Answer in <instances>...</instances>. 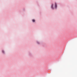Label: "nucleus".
I'll use <instances>...</instances> for the list:
<instances>
[{"instance_id":"f257e3e1","label":"nucleus","mask_w":77,"mask_h":77,"mask_svg":"<svg viewBox=\"0 0 77 77\" xmlns=\"http://www.w3.org/2000/svg\"><path fill=\"white\" fill-rule=\"evenodd\" d=\"M55 8L57 9V4H56V3H55Z\"/></svg>"},{"instance_id":"f03ea898","label":"nucleus","mask_w":77,"mask_h":77,"mask_svg":"<svg viewBox=\"0 0 77 77\" xmlns=\"http://www.w3.org/2000/svg\"><path fill=\"white\" fill-rule=\"evenodd\" d=\"M53 5L52 4V6H51V8H52V9H53Z\"/></svg>"},{"instance_id":"7ed1b4c3","label":"nucleus","mask_w":77,"mask_h":77,"mask_svg":"<svg viewBox=\"0 0 77 77\" xmlns=\"http://www.w3.org/2000/svg\"><path fill=\"white\" fill-rule=\"evenodd\" d=\"M33 22H35V20H32Z\"/></svg>"},{"instance_id":"20e7f679","label":"nucleus","mask_w":77,"mask_h":77,"mask_svg":"<svg viewBox=\"0 0 77 77\" xmlns=\"http://www.w3.org/2000/svg\"><path fill=\"white\" fill-rule=\"evenodd\" d=\"M2 52H3V53H5V52H4V51H2Z\"/></svg>"},{"instance_id":"39448f33","label":"nucleus","mask_w":77,"mask_h":77,"mask_svg":"<svg viewBox=\"0 0 77 77\" xmlns=\"http://www.w3.org/2000/svg\"><path fill=\"white\" fill-rule=\"evenodd\" d=\"M38 44H39V42H38Z\"/></svg>"}]
</instances>
